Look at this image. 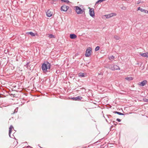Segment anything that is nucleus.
<instances>
[{"mask_svg":"<svg viewBox=\"0 0 148 148\" xmlns=\"http://www.w3.org/2000/svg\"><path fill=\"white\" fill-rule=\"evenodd\" d=\"M51 64L47 62L43 63L42 66L41 68L43 72L46 73L49 70L51 69Z\"/></svg>","mask_w":148,"mask_h":148,"instance_id":"f257e3e1","label":"nucleus"},{"mask_svg":"<svg viewBox=\"0 0 148 148\" xmlns=\"http://www.w3.org/2000/svg\"><path fill=\"white\" fill-rule=\"evenodd\" d=\"M75 10L77 14H84V16H86L85 13V9L82 8V9L80 7L78 6H75L74 7Z\"/></svg>","mask_w":148,"mask_h":148,"instance_id":"f03ea898","label":"nucleus"},{"mask_svg":"<svg viewBox=\"0 0 148 148\" xmlns=\"http://www.w3.org/2000/svg\"><path fill=\"white\" fill-rule=\"evenodd\" d=\"M91 49L90 48L87 49L86 52L85 54V56L86 57H88L90 55L91 53Z\"/></svg>","mask_w":148,"mask_h":148,"instance_id":"7ed1b4c3","label":"nucleus"},{"mask_svg":"<svg viewBox=\"0 0 148 148\" xmlns=\"http://www.w3.org/2000/svg\"><path fill=\"white\" fill-rule=\"evenodd\" d=\"M89 13L90 16L92 17H95V13L93 8H89Z\"/></svg>","mask_w":148,"mask_h":148,"instance_id":"20e7f679","label":"nucleus"},{"mask_svg":"<svg viewBox=\"0 0 148 148\" xmlns=\"http://www.w3.org/2000/svg\"><path fill=\"white\" fill-rule=\"evenodd\" d=\"M69 7L65 5H64L61 7V11L66 12L68 9Z\"/></svg>","mask_w":148,"mask_h":148,"instance_id":"39448f33","label":"nucleus"},{"mask_svg":"<svg viewBox=\"0 0 148 148\" xmlns=\"http://www.w3.org/2000/svg\"><path fill=\"white\" fill-rule=\"evenodd\" d=\"M82 97L80 96H78L76 97H72L71 99L73 100L79 101L82 99Z\"/></svg>","mask_w":148,"mask_h":148,"instance_id":"423d86ee","label":"nucleus"},{"mask_svg":"<svg viewBox=\"0 0 148 148\" xmlns=\"http://www.w3.org/2000/svg\"><path fill=\"white\" fill-rule=\"evenodd\" d=\"M111 68L112 70H115L119 69V67L116 65L113 64L111 65Z\"/></svg>","mask_w":148,"mask_h":148,"instance_id":"0eeeda50","label":"nucleus"},{"mask_svg":"<svg viewBox=\"0 0 148 148\" xmlns=\"http://www.w3.org/2000/svg\"><path fill=\"white\" fill-rule=\"evenodd\" d=\"M137 10H139L142 12H145V13H148V11L146 10L145 9H143L141 8L140 7H139L138 8Z\"/></svg>","mask_w":148,"mask_h":148,"instance_id":"6e6552de","label":"nucleus"},{"mask_svg":"<svg viewBox=\"0 0 148 148\" xmlns=\"http://www.w3.org/2000/svg\"><path fill=\"white\" fill-rule=\"evenodd\" d=\"M53 13L51 12L50 10H49L46 12V14L47 16L50 17L52 16Z\"/></svg>","mask_w":148,"mask_h":148,"instance_id":"1a4fd4ad","label":"nucleus"},{"mask_svg":"<svg viewBox=\"0 0 148 148\" xmlns=\"http://www.w3.org/2000/svg\"><path fill=\"white\" fill-rule=\"evenodd\" d=\"M147 81L146 80H144L142 81L139 84V85L143 86H144L147 83Z\"/></svg>","mask_w":148,"mask_h":148,"instance_id":"9d476101","label":"nucleus"},{"mask_svg":"<svg viewBox=\"0 0 148 148\" xmlns=\"http://www.w3.org/2000/svg\"><path fill=\"white\" fill-rule=\"evenodd\" d=\"M140 55L143 57H146L148 58V53L147 52L144 53H139Z\"/></svg>","mask_w":148,"mask_h":148,"instance_id":"9b49d317","label":"nucleus"},{"mask_svg":"<svg viewBox=\"0 0 148 148\" xmlns=\"http://www.w3.org/2000/svg\"><path fill=\"white\" fill-rule=\"evenodd\" d=\"M70 38L72 39H75L77 38V36L74 34H71L70 35Z\"/></svg>","mask_w":148,"mask_h":148,"instance_id":"f8f14e48","label":"nucleus"},{"mask_svg":"<svg viewBox=\"0 0 148 148\" xmlns=\"http://www.w3.org/2000/svg\"><path fill=\"white\" fill-rule=\"evenodd\" d=\"M78 76L81 77H84L85 76V74L83 73H80L78 74Z\"/></svg>","mask_w":148,"mask_h":148,"instance_id":"ddd939ff","label":"nucleus"},{"mask_svg":"<svg viewBox=\"0 0 148 148\" xmlns=\"http://www.w3.org/2000/svg\"><path fill=\"white\" fill-rule=\"evenodd\" d=\"M113 14H114V13H112L108 15H105V16L107 18H109L113 16Z\"/></svg>","mask_w":148,"mask_h":148,"instance_id":"4468645a","label":"nucleus"},{"mask_svg":"<svg viewBox=\"0 0 148 148\" xmlns=\"http://www.w3.org/2000/svg\"><path fill=\"white\" fill-rule=\"evenodd\" d=\"M26 34L28 35L30 34L32 36H35V34H34L32 32H27L26 33Z\"/></svg>","mask_w":148,"mask_h":148,"instance_id":"2eb2a0df","label":"nucleus"},{"mask_svg":"<svg viewBox=\"0 0 148 148\" xmlns=\"http://www.w3.org/2000/svg\"><path fill=\"white\" fill-rule=\"evenodd\" d=\"M125 79L128 81H131L133 79V78L132 77H126Z\"/></svg>","mask_w":148,"mask_h":148,"instance_id":"dca6fc26","label":"nucleus"},{"mask_svg":"<svg viewBox=\"0 0 148 148\" xmlns=\"http://www.w3.org/2000/svg\"><path fill=\"white\" fill-rule=\"evenodd\" d=\"M144 2L143 0H138V1L136 2V3L137 4H139L141 3H143Z\"/></svg>","mask_w":148,"mask_h":148,"instance_id":"f3484780","label":"nucleus"},{"mask_svg":"<svg viewBox=\"0 0 148 148\" xmlns=\"http://www.w3.org/2000/svg\"><path fill=\"white\" fill-rule=\"evenodd\" d=\"M114 113H115L119 115H124V114H123L122 113H121L120 112H117V111L114 112Z\"/></svg>","mask_w":148,"mask_h":148,"instance_id":"a211bd4d","label":"nucleus"},{"mask_svg":"<svg viewBox=\"0 0 148 148\" xmlns=\"http://www.w3.org/2000/svg\"><path fill=\"white\" fill-rule=\"evenodd\" d=\"M114 38L116 40H119L120 39V37L116 35L114 36Z\"/></svg>","mask_w":148,"mask_h":148,"instance_id":"6ab92c4d","label":"nucleus"},{"mask_svg":"<svg viewBox=\"0 0 148 148\" xmlns=\"http://www.w3.org/2000/svg\"><path fill=\"white\" fill-rule=\"evenodd\" d=\"M49 38H55V36L52 34H50L49 35Z\"/></svg>","mask_w":148,"mask_h":148,"instance_id":"aec40b11","label":"nucleus"},{"mask_svg":"<svg viewBox=\"0 0 148 148\" xmlns=\"http://www.w3.org/2000/svg\"><path fill=\"white\" fill-rule=\"evenodd\" d=\"M61 1L64 2H66L67 3H68L69 2V1L68 0H60Z\"/></svg>","mask_w":148,"mask_h":148,"instance_id":"412c9836","label":"nucleus"},{"mask_svg":"<svg viewBox=\"0 0 148 148\" xmlns=\"http://www.w3.org/2000/svg\"><path fill=\"white\" fill-rule=\"evenodd\" d=\"M109 58L110 60L114 59V57L113 56H109Z\"/></svg>","mask_w":148,"mask_h":148,"instance_id":"4be33fe9","label":"nucleus"},{"mask_svg":"<svg viewBox=\"0 0 148 148\" xmlns=\"http://www.w3.org/2000/svg\"><path fill=\"white\" fill-rule=\"evenodd\" d=\"M100 47L99 46H97L95 49V51H96L99 50Z\"/></svg>","mask_w":148,"mask_h":148,"instance_id":"5701e85b","label":"nucleus"},{"mask_svg":"<svg viewBox=\"0 0 148 148\" xmlns=\"http://www.w3.org/2000/svg\"><path fill=\"white\" fill-rule=\"evenodd\" d=\"M12 132V130L10 129L9 131V136L11 137V134Z\"/></svg>","mask_w":148,"mask_h":148,"instance_id":"b1692460","label":"nucleus"},{"mask_svg":"<svg viewBox=\"0 0 148 148\" xmlns=\"http://www.w3.org/2000/svg\"><path fill=\"white\" fill-rule=\"evenodd\" d=\"M143 100L144 101L146 102H148V99H143Z\"/></svg>","mask_w":148,"mask_h":148,"instance_id":"393cba45","label":"nucleus"},{"mask_svg":"<svg viewBox=\"0 0 148 148\" xmlns=\"http://www.w3.org/2000/svg\"><path fill=\"white\" fill-rule=\"evenodd\" d=\"M13 128V126H12V125H11V126H10V127L9 128V130L10 129V130H12V128Z\"/></svg>","mask_w":148,"mask_h":148,"instance_id":"a878e982","label":"nucleus"},{"mask_svg":"<svg viewBox=\"0 0 148 148\" xmlns=\"http://www.w3.org/2000/svg\"><path fill=\"white\" fill-rule=\"evenodd\" d=\"M13 128V126H12V125H11V126H10V127L9 128V130L10 129V130H12V128Z\"/></svg>","mask_w":148,"mask_h":148,"instance_id":"bb28decb","label":"nucleus"},{"mask_svg":"<svg viewBox=\"0 0 148 148\" xmlns=\"http://www.w3.org/2000/svg\"><path fill=\"white\" fill-rule=\"evenodd\" d=\"M116 121H119V122H120V121H121V120L120 119H116Z\"/></svg>","mask_w":148,"mask_h":148,"instance_id":"cd10ccee","label":"nucleus"},{"mask_svg":"<svg viewBox=\"0 0 148 148\" xmlns=\"http://www.w3.org/2000/svg\"><path fill=\"white\" fill-rule=\"evenodd\" d=\"M17 109L16 108L14 110L15 112H17Z\"/></svg>","mask_w":148,"mask_h":148,"instance_id":"c85d7f7f","label":"nucleus"},{"mask_svg":"<svg viewBox=\"0 0 148 148\" xmlns=\"http://www.w3.org/2000/svg\"><path fill=\"white\" fill-rule=\"evenodd\" d=\"M125 8V7H123L122 8V9H124Z\"/></svg>","mask_w":148,"mask_h":148,"instance_id":"c756f323","label":"nucleus"},{"mask_svg":"<svg viewBox=\"0 0 148 148\" xmlns=\"http://www.w3.org/2000/svg\"><path fill=\"white\" fill-rule=\"evenodd\" d=\"M28 64H29V63H27V65Z\"/></svg>","mask_w":148,"mask_h":148,"instance_id":"7c9ffc66","label":"nucleus"},{"mask_svg":"<svg viewBox=\"0 0 148 148\" xmlns=\"http://www.w3.org/2000/svg\"><path fill=\"white\" fill-rule=\"evenodd\" d=\"M106 120V121L108 122V121H107V119Z\"/></svg>","mask_w":148,"mask_h":148,"instance_id":"2f4dec72","label":"nucleus"}]
</instances>
